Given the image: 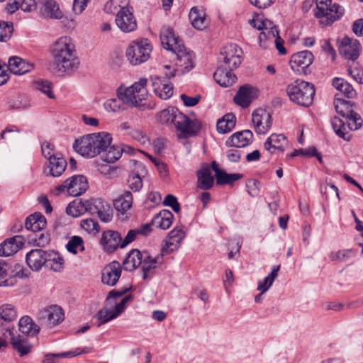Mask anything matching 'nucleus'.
I'll return each mask as SVG.
<instances>
[{
  "label": "nucleus",
  "instance_id": "1",
  "mask_svg": "<svg viewBox=\"0 0 363 363\" xmlns=\"http://www.w3.org/2000/svg\"><path fill=\"white\" fill-rule=\"evenodd\" d=\"M354 105L352 101L339 97L338 94L335 95V108L343 118L335 116L331 120V124L336 135L345 140H350V130H357L362 125L360 116L352 109Z\"/></svg>",
  "mask_w": 363,
  "mask_h": 363
},
{
  "label": "nucleus",
  "instance_id": "2",
  "mask_svg": "<svg viewBox=\"0 0 363 363\" xmlns=\"http://www.w3.org/2000/svg\"><path fill=\"white\" fill-rule=\"evenodd\" d=\"M51 52L59 71L67 72L77 68L79 62L76 57L74 45L69 37L59 38L52 45Z\"/></svg>",
  "mask_w": 363,
  "mask_h": 363
},
{
  "label": "nucleus",
  "instance_id": "3",
  "mask_svg": "<svg viewBox=\"0 0 363 363\" xmlns=\"http://www.w3.org/2000/svg\"><path fill=\"white\" fill-rule=\"evenodd\" d=\"M112 141L111 134L106 132H100L84 135L77 139L73 148L81 155L87 157H94L106 150Z\"/></svg>",
  "mask_w": 363,
  "mask_h": 363
},
{
  "label": "nucleus",
  "instance_id": "4",
  "mask_svg": "<svg viewBox=\"0 0 363 363\" xmlns=\"http://www.w3.org/2000/svg\"><path fill=\"white\" fill-rule=\"evenodd\" d=\"M147 82V79L141 78L138 82H135L128 87L119 86L121 99L129 107H135L140 111L152 109L154 108L153 106L147 104L145 102L148 95L146 89Z\"/></svg>",
  "mask_w": 363,
  "mask_h": 363
},
{
  "label": "nucleus",
  "instance_id": "5",
  "mask_svg": "<svg viewBox=\"0 0 363 363\" xmlns=\"http://www.w3.org/2000/svg\"><path fill=\"white\" fill-rule=\"evenodd\" d=\"M286 92L291 101L299 106L308 107L313 104L315 88L309 82L296 80L288 85Z\"/></svg>",
  "mask_w": 363,
  "mask_h": 363
},
{
  "label": "nucleus",
  "instance_id": "6",
  "mask_svg": "<svg viewBox=\"0 0 363 363\" xmlns=\"http://www.w3.org/2000/svg\"><path fill=\"white\" fill-rule=\"evenodd\" d=\"M331 2V0H316V7L313 11L321 25L330 26L344 15L343 7L337 4L332 5Z\"/></svg>",
  "mask_w": 363,
  "mask_h": 363
},
{
  "label": "nucleus",
  "instance_id": "7",
  "mask_svg": "<svg viewBox=\"0 0 363 363\" xmlns=\"http://www.w3.org/2000/svg\"><path fill=\"white\" fill-rule=\"evenodd\" d=\"M152 46L147 39L133 41L125 51L129 62L134 66L145 62L150 57Z\"/></svg>",
  "mask_w": 363,
  "mask_h": 363
},
{
  "label": "nucleus",
  "instance_id": "8",
  "mask_svg": "<svg viewBox=\"0 0 363 363\" xmlns=\"http://www.w3.org/2000/svg\"><path fill=\"white\" fill-rule=\"evenodd\" d=\"M242 49L234 43L224 46L218 57L219 65L230 69H237L242 62Z\"/></svg>",
  "mask_w": 363,
  "mask_h": 363
},
{
  "label": "nucleus",
  "instance_id": "9",
  "mask_svg": "<svg viewBox=\"0 0 363 363\" xmlns=\"http://www.w3.org/2000/svg\"><path fill=\"white\" fill-rule=\"evenodd\" d=\"M174 120V127L179 138H188L196 136L200 131L201 123L197 120H191L181 111Z\"/></svg>",
  "mask_w": 363,
  "mask_h": 363
},
{
  "label": "nucleus",
  "instance_id": "10",
  "mask_svg": "<svg viewBox=\"0 0 363 363\" xmlns=\"http://www.w3.org/2000/svg\"><path fill=\"white\" fill-rule=\"evenodd\" d=\"M64 320V313L61 307L57 305L40 310L37 314L38 323L47 328H51Z\"/></svg>",
  "mask_w": 363,
  "mask_h": 363
},
{
  "label": "nucleus",
  "instance_id": "11",
  "mask_svg": "<svg viewBox=\"0 0 363 363\" xmlns=\"http://www.w3.org/2000/svg\"><path fill=\"white\" fill-rule=\"evenodd\" d=\"M86 178L83 175H75L66 179L64 183L56 187V190L65 192L72 196H78L84 194L88 189Z\"/></svg>",
  "mask_w": 363,
  "mask_h": 363
},
{
  "label": "nucleus",
  "instance_id": "12",
  "mask_svg": "<svg viewBox=\"0 0 363 363\" xmlns=\"http://www.w3.org/2000/svg\"><path fill=\"white\" fill-rule=\"evenodd\" d=\"M313 60L314 56L311 51H300L291 56L289 65L291 69L297 74H307L311 72L309 67Z\"/></svg>",
  "mask_w": 363,
  "mask_h": 363
},
{
  "label": "nucleus",
  "instance_id": "13",
  "mask_svg": "<svg viewBox=\"0 0 363 363\" xmlns=\"http://www.w3.org/2000/svg\"><path fill=\"white\" fill-rule=\"evenodd\" d=\"M115 21L118 28L123 33H130L137 28L136 19L133 13L125 7V4L117 11Z\"/></svg>",
  "mask_w": 363,
  "mask_h": 363
},
{
  "label": "nucleus",
  "instance_id": "14",
  "mask_svg": "<svg viewBox=\"0 0 363 363\" xmlns=\"http://www.w3.org/2000/svg\"><path fill=\"white\" fill-rule=\"evenodd\" d=\"M3 335L5 338H9L10 342L16 351H17L21 357L28 354L32 348V345L30 344L28 340L22 337L20 335H15V329L13 327L8 326L6 328H3Z\"/></svg>",
  "mask_w": 363,
  "mask_h": 363
},
{
  "label": "nucleus",
  "instance_id": "15",
  "mask_svg": "<svg viewBox=\"0 0 363 363\" xmlns=\"http://www.w3.org/2000/svg\"><path fill=\"white\" fill-rule=\"evenodd\" d=\"M339 52L346 59L354 61L360 53L361 45L358 40L345 36L339 44Z\"/></svg>",
  "mask_w": 363,
  "mask_h": 363
},
{
  "label": "nucleus",
  "instance_id": "16",
  "mask_svg": "<svg viewBox=\"0 0 363 363\" xmlns=\"http://www.w3.org/2000/svg\"><path fill=\"white\" fill-rule=\"evenodd\" d=\"M160 40L164 48L172 51L173 53L177 52L184 47L182 40L175 35L173 29L169 27L162 28Z\"/></svg>",
  "mask_w": 363,
  "mask_h": 363
},
{
  "label": "nucleus",
  "instance_id": "17",
  "mask_svg": "<svg viewBox=\"0 0 363 363\" xmlns=\"http://www.w3.org/2000/svg\"><path fill=\"white\" fill-rule=\"evenodd\" d=\"M162 263V254L152 257L148 252L143 251V256L140 266L143 271V279L144 280L151 279L155 274V269Z\"/></svg>",
  "mask_w": 363,
  "mask_h": 363
},
{
  "label": "nucleus",
  "instance_id": "18",
  "mask_svg": "<svg viewBox=\"0 0 363 363\" xmlns=\"http://www.w3.org/2000/svg\"><path fill=\"white\" fill-rule=\"evenodd\" d=\"M258 90L256 88L245 84L241 86L233 98L235 104L242 108H247L257 97Z\"/></svg>",
  "mask_w": 363,
  "mask_h": 363
},
{
  "label": "nucleus",
  "instance_id": "19",
  "mask_svg": "<svg viewBox=\"0 0 363 363\" xmlns=\"http://www.w3.org/2000/svg\"><path fill=\"white\" fill-rule=\"evenodd\" d=\"M252 122L257 134H264L272 124L270 114L264 109H258L253 112Z\"/></svg>",
  "mask_w": 363,
  "mask_h": 363
},
{
  "label": "nucleus",
  "instance_id": "20",
  "mask_svg": "<svg viewBox=\"0 0 363 363\" xmlns=\"http://www.w3.org/2000/svg\"><path fill=\"white\" fill-rule=\"evenodd\" d=\"M121 242V234L112 230L104 231L99 242L103 250L107 253L115 252L120 247Z\"/></svg>",
  "mask_w": 363,
  "mask_h": 363
},
{
  "label": "nucleus",
  "instance_id": "21",
  "mask_svg": "<svg viewBox=\"0 0 363 363\" xmlns=\"http://www.w3.org/2000/svg\"><path fill=\"white\" fill-rule=\"evenodd\" d=\"M121 276V264L117 261H113L107 264L102 270L101 281L104 284L113 286Z\"/></svg>",
  "mask_w": 363,
  "mask_h": 363
},
{
  "label": "nucleus",
  "instance_id": "22",
  "mask_svg": "<svg viewBox=\"0 0 363 363\" xmlns=\"http://www.w3.org/2000/svg\"><path fill=\"white\" fill-rule=\"evenodd\" d=\"M48 252L42 249L31 250L26 255V262L33 271L38 272L42 267H45Z\"/></svg>",
  "mask_w": 363,
  "mask_h": 363
},
{
  "label": "nucleus",
  "instance_id": "23",
  "mask_svg": "<svg viewBox=\"0 0 363 363\" xmlns=\"http://www.w3.org/2000/svg\"><path fill=\"white\" fill-rule=\"evenodd\" d=\"M253 141V133L250 130H244L233 133L229 138L225 145L228 147H245Z\"/></svg>",
  "mask_w": 363,
  "mask_h": 363
},
{
  "label": "nucleus",
  "instance_id": "24",
  "mask_svg": "<svg viewBox=\"0 0 363 363\" xmlns=\"http://www.w3.org/2000/svg\"><path fill=\"white\" fill-rule=\"evenodd\" d=\"M23 236L16 235L7 239L0 245V256L9 257L16 253L24 245Z\"/></svg>",
  "mask_w": 363,
  "mask_h": 363
},
{
  "label": "nucleus",
  "instance_id": "25",
  "mask_svg": "<svg viewBox=\"0 0 363 363\" xmlns=\"http://www.w3.org/2000/svg\"><path fill=\"white\" fill-rule=\"evenodd\" d=\"M91 214H96L103 222H108L112 218V210L111 206L101 199L92 200L91 207H89Z\"/></svg>",
  "mask_w": 363,
  "mask_h": 363
},
{
  "label": "nucleus",
  "instance_id": "26",
  "mask_svg": "<svg viewBox=\"0 0 363 363\" xmlns=\"http://www.w3.org/2000/svg\"><path fill=\"white\" fill-rule=\"evenodd\" d=\"M233 69L219 65L213 74L215 81L223 87L232 86L237 79L235 74L232 72Z\"/></svg>",
  "mask_w": 363,
  "mask_h": 363
},
{
  "label": "nucleus",
  "instance_id": "27",
  "mask_svg": "<svg viewBox=\"0 0 363 363\" xmlns=\"http://www.w3.org/2000/svg\"><path fill=\"white\" fill-rule=\"evenodd\" d=\"M8 68L11 72L15 74L23 75L33 70V65L21 57L13 56L9 60Z\"/></svg>",
  "mask_w": 363,
  "mask_h": 363
},
{
  "label": "nucleus",
  "instance_id": "28",
  "mask_svg": "<svg viewBox=\"0 0 363 363\" xmlns=\"http://www.w3.org/2000/svg\"><path fill=\"white\" fill-rule=\"evenodd\" d=\"M67 163L64 157L60 155H57L48 159V172L46 173L47 176L57 177L62 175L67 167Z\"/></svg>",
  "mask_w": 363,
  "mask_h": 363
},
{
  "label": "nucleus",
  "instance_id": "29",
  "mask_svg": "<svg viewBox=\"0 0 363 363\" xmlns=\"http://www.w3.org/2000/svg\"><path fill=\"white\" fill-rule=\"evenodd\" d=\"M46 225V218L39 212L30 215L25 221L26 230H30L33 233L42 231L45 228Z\"/></svg>",
  "mask_w": 363,
  "mask_h": 363
},
{
  "label": "nucleus",
  "instance_id": "30",
  "mask_svg": "<svg viewBox=\"0 0 363 363\" xmlns=\"http://www.w3.org/2000/svg\"><path fill=\"white\" fill-rule=\"evenodd\" d=\"M214 184V178L210 168L206 165L197 171V187L203 190L211 189Z\"/></svg>",
  "mask_w": 363,
  "mask_h": 363
},
{
  "label": "nucleus",
  "instance_id": "31",
  "mask_svg": "<svg viewBox=\"0 0 363 363\" xmlns=\"http://www.w3.org/2000/svg\"><path fill=\"white\" fill-rule=\"evenodd\" d=\"M287 139L283 134H272L265 141L264 146L265 150L273 153L272 150H278L283 152L284 147L287 145Z\"/></svg>",
  "mask_w": 363,
  "mask_h": 363
},
{
  "label": "nucleus",
  "instance_id": "32",
  "mask_svg": "<svg viewBox=\"0 0 363 363\" xmlns=\"http://www.w3.org/2000/svg\"><path fill=\"white\" fill-rule=\"evenodd\" d=\"M174 215L169 210L164 209L155 215L152 220V225L161 230L168 229L172 224Z\"/></svg>",
  "mask_w": 363,
  "mask_h": 363
},
{
  "label": "nucleus",
  "instance_id": "33",
  "mask_svg": "<svg viewBox=\"0 0 363 363\" xmlns=\"http://www.w3.org/2000/svg\"><path fill=\"white\" fill-rule=\"evenodd\" d=\"M143 252H140L137 249L130 250L125 259L123 262V268L125 271L132 272L140 266Z\"/></svg>",
  "mask_w": 363,
  "mask_h": 363
},
{
  "label": "nucleus",
  "instance_id": "34",
  "mask_svg": "<svg viewBox=\"0 0 363 363\" xmlns=\"http://www.w3.org/2000/svg\"><path fill=\"white\" fill-rule=\"evenodd\" d=\"M174 54L177 57L176 65L182 68V73L189 72L194 67L192 55L186 52L185 47Z\"/></svg>",
  "mask_w": 363,
  "mask_h": 363
},
{
  "label": "nucleus",
  "instance_id": "35",
  "mask_svg": "<svg viewBox=\"0 0 363 363\" xmlns=\"http://www.w3.org/2000/svg\"><path fill=\"white\" fill-rule=\"evenodd\" d=\"M42 15L44 18L51 19H60L63 16L58 4L54 0H45Z\"/></svg>",
  "mask_w": 363,
  "mask_h": 363
},
{
  "label": "nucleus",
  "instance_id": "36",
  "mask_svg": "<svg viewBox=\"0 0 363 363\" xmlns=\"http://www.w3.org/2000/svg\"><path fill=\"white\" fill-rule=\"evenodd\" d=\"M92 201L84 200L80 201L79 202H74L69 203L67 208L66 212L68 215L72 216V217H78L86 212H89L91 213V210L89 207H91Z\"/></svg>",
  "mask_w": 363,
  "mask_h": 363
},
{
  "label": "nucleus",
  "instance_id": "37",
  "mask_svg": "<svg viewBox=\"0 0 363 363\" xmlns=\"http://www.w3.org/2000/svg\"><path fill=\"white\" fill-rule=\"evenodd\" d=\"M18 326L19 330L26 335L35 336L40 332L39 325L28 315H25L20 319Z\"/></svg>",
  "mask_w": 363,
  "mask_h": 363
},
{
  "label": "nucleus",
  "instance_id": "38",
  "mask_svg": "<svg viewBox=\"0 0 363 363\" xmlns=\"http://www.w3.org/2000/svg\"><path fill=\"white\" fill-rule=\"evenodd\" d=\"M333 86L340 92L338 94L339 97L342 94L348 99H353L357 95V92L352 86L342 78H334Z\"/></svg>",
  "mask_w": 363,
  "mask_h": 363
},
{
  "label": "nucleus",
  "instance_id": "39",
  "mask_svg": "<svg viewBox=\"0 0 363 363\" xmlns=\"http://www.w3.org/2000/svg\"><path fill=\"white\" fill-rule=\"evenodd\" d=\"M45 268L55 272H60L64 267V259L55 251H48Z\"/></svg>",
  "mask_w": 363,
  "mask_h": 363
},
{
  "label": "nucleus",
  "instance_id": "40",
  "mask_svg": "<svg viewBox=\"0 0 363 363\" xmlns=\"http://www.w3.org/2000/svg\"><path fill=\"white\" fill-rule=\"evenodd\" d=\"M236 118L232 113L225 114L217 122L216 128L219 133L225 134L230 132L235 126Z\"/></svg>",
  "mask_w": 363,
  "mask_h": 363
},
{
  "label": "nucleus",
  "instance_id": "41",
  "mask_svg": "<svg viewBox=\"0 0 363 363\" xmlns=\"http://www.w3.org/2000/svg\"><path fill=\"white\" fill-rule=\"evenodd\" d=\"M189 18L194 28L202 30L206 27L205 13L202 10H199L197 7H193L191 9L189 14Z\"/></svg>",
  "mask_w": 363,
  "mask_h": 363
},
{
  "label": "nucleus",
  "instance_id": "42",
  "mask_svg": "<svg viewBox=\"0 0 363 363\" xmlns=\"http://www.w3.org/2000/svg\"><path fill=\"white\" fill-rule=\"evenodd\" d=\"M280 265H274L272 267L271 273L263 280L259 281L257 289L262 291V294L267 292L273 284L275 279L277 277Z\"/></svg>",
  "mask_w": 363,
  "mask_h": 363
},
{
  "label": "nucleus",
  "instance_id": "43",
  "mask_svg": "<svg viewBox=\"0 0 363 363\" xmlns=\"http://www.w3.org/2000/svg\"><path fill=\"white\" fill-rule=\"evenodd\" d=\"M117 98H112L106 100L104 104V108L107 111L119 112L125 109L126 104L121 99L119 94V87L116 91Z\"/></svg>",
  "mask_w": 363,
  "mask_h": 363
},
{
  "label": "nucleus",
  "instance_id": "44",
  "mask_svg": "<svg viewBox=\"0 0 363 363\" xmlns=\"http://www.w3.org/2000/svg\"><path fill=\"white\" fill-rule=\"evenodd\" d=\"M133 195L130 191H126L113 202L114 208L118 211L125 212L132 206Z\"/></svg>",
  "mask_w": 363,
  "mask_h": 363
},
{
  "label": "nucleus",
  "instance_id": "45",
  "mask_svg": "<svg viewBox=\"0 0 363 363\" xmlns=\"http://www.w3.org/2000/svg\"><path fill=\"white\" fill-rule=\"evenodd\" d=\"M178 113H180L179 110L174 107L164 109L160 112L158 120L162 123H169L174 125V120H176Z\"/></svg>",
  "mask_w": 363,
  "mask_h": 363
},
{
  "label": "nucleus",
  "instance_id": "46",
  "mask_svg": "<svg viewBox=\"0 0 363 363\" xmlns=\"http://www.w3.org/2000/svg\"><path fill=\"white\" fill-rule=\"evenodd\" d=\"M123 152H126L125 148L116 145H109V150L103 156V160L107 163H114L121 157Z\"/></svg>",
  "mask_w": 363,
  "mask_h": 363
},
{
  "label": "nucleus",
  "instance_id": "47",
  "mask_svg": "<svg viewBox=\"0 0 363 363\" xmlns=\"http://www.w3.org/2000/svg\"><path fill=\"white\" fill-rule=\"evenodd\" d=\"M243 175L242 174H228L224 170H223L221 173L216 177V183L218 185H231L235 181L241 179Z\"/></svg>",
  "mask_w": 363,
  "mask_h": 363
},
{
  "label": "nucleus",
  "instance_id": "48",
  "mask_svg": "<svg viewBox=\"0 0 363 363\" xmlns=\"http://www.w3.org/2000/svg\"><path fill=\"white\" fill-rule=\"evenodd\" d=\"M17 313L13 306L4 304L0 306V318L5 322H11L16 320Z\"/></svg>",
  "mask_w": 363,
  "mask_h": 363
},
{
  "label": "nucleus",
  "instance_id": "49",
  "mask_svg": "<svg viewBox=\"0 0 363 363\" xmlns=\"http://www.w3.org/2000/svg\"><path fill=\"white\" fill-rule=\"evenodd\" d=\"M8 105L11 108L21 109L26 108L29 106L28 99L24 95H15L8 101Z\"/></svg>",
  "mask_w": 363,
  "mask_h": 363
},
{
  "label": "nucleus",
  "instance_id": "50",
  "mask_svg": "<svg viewBox=\"0 0 363 363\" xmlns=\"http://www.w3.org/2000/svg\"><path fill=\"white\" fill-rule=\"evenodd\" d=\"M66 248L68 252L74 255L77 253L78 250L80 251H84V247L83 239L81 237L77 235L72 237V238L67 243Z\"/></svg>",
  "mask_w": 363,
  "mask_h": 363
},
{
  "label": "nucleus",
  "instance_id": "51",
  "mask_svg": "<svg viewBox=\"0 0 363 363\" xmlns=\"http://www.w3.org/2000/svg\"><path fill=\"white\" fill-rule=\"evenodd\" d=\"M35 89L45 94L50 99H54L55 95L52 90V83L48 80L38 79L34 83Z\"/></svg>",
  "mask_w": 363,
  "mask_h": 363
},
{
  "label": "nucleus",
  "instance_id": "52",
  "mask_svg": "<svg viewBox=\"0 0 363 363\" xmlns=\"http://www.w3.org/2000/svg\"><path fill=\"white\" fill-rule=\"evenodd\" d=\"M356 254L357 251L352 249L342 250L331 252L329 257L332 261L345 262Z\"/></svg>",
  "mask_w": 363,
  "mask_h": 363
},
{
  "label": "nucleus",
  "instance_id": "53",
  "mask_svg": "<svg viewBox=\"0 0 363 363\" xmlns=\"http://www.w3.org/2000/svg\"><path fill=\"white\" fill-rule=\"evenodd\" d=\"M13 31V25L11 21H0V41L9 40Z\"/></svg>",
  "mask_w": 363,
  "mask_h": 363
},
{
  "label": "nucleus",
  "instance_id": "54",
  "mask_svg": "<svg viewBox=\"0 0 363 363\" xmlns=\"http://www.w3.org/2000/svg\"><path fill=\"white\" fill-rule=\"evenodd\" d=\"M96 316L98 320H100L98 327L118 317L113 309L107 308H103L100 310Z\"/></svg>",
  "mask_w": 363,
  "mask_h": 363
},
{
  "label": "nucleus",
  "instance_id": "55",
  "mask_svg": "<svg viewBox=\"0 0 363 363\" xmlns=\"http://www.w3.org/2000/svg\"><path fill=\"white\" fill-rule=\"evenodd\" d=\"M30 241L37 246L45 247L50 241V235L45 232H36L30 238Z\"/></svg>",
  "mask_w": 363,
  "mask_h": 363
},
{
  "label": "nucleus",
  "instance_id": "56",
  "mask_svg": "<svg viewBox=\"0 0 363 363\" xmlns=\"http://www.w3.org/2000/svg\"><path fill=\"white\" fill-rule=\"evenodd\" d=\"M130 167L131 169V175L139 176L140 177H145L147 174V171L145 165L135 160L130 161Z\"/></svg>",
  "mask_w": 363,
  "mask_h": 363
},
{
  "label": "nucleus",
  "instance_id": "57",
  "mask_svg": "<svg viewBox=\"0 0 363 363\" xmlns=\"http://www.w3.org/2000/svg\"><path fill=\"white\" fill-rule=\"evenodd\" d=\"M81 227L89 233H98L100 230L97 221L92 218L82 220L81 221Z\"/></svg>",
  "mask_w": 363,
  "mask_h": 363
},
{
  "label": "nucleus",
  "instance_id": "58",
  "mask_svg": "<svg viewBox=\"0 0 363 363\" xmlns=\"http://www.w3.org/2000/svg\"><path fill=\"white\" fill-rule=\"evenodd\" d=\"M143 177L130 174L127 180L129 188L135 191H139L143 187Z\"/></svg>",
  "mask_w": 363,
  "mask_h": 363
},
{
  "label": "nucleus",
  "instance_id": "59",
  "mask_svg": "<svg viewBox=\"0 0 363 363\" xmlns=\"http://www.w3.org/2000/svg\"><path fill=\"white\" fill-rule=\"evenodd\" d=\"M179 245H180L176 241H173V240H170V238H167L162 245L160 254H162L163 257L164 254L167 255L177 250Z\"/></svg>",
  "mask_w": 363,
  "mask_h": 363
},
{
  "label": "nucleus",
  "instance_id": "60",
  "mask_svg": "<svg viewBox=\"0 0 363 363\" xmlns=\"http://www.w3.org/2000/svg\"><path fill=\"white\" fill-rule=\"evenodd\" d=\"M92 350H93V348L91 347H86L84 348H76L74 350L59 353L58 357H60L62 358L73 357L78 356L81 354L89 353L92 351Z\"/></svg>",
  "mask_w": 363,
  "mask_h": 363
},
{
  "label": "nucleus",
  "instance_id": "61",
  "mask_svg": "<svg viewBox=\"0 0 363 363\" xmlns=\"http://www.w3.org/2000/svg\"><path fill=\"white\" fill-rule=\"evenodd\" d=\"M154 91L160 99L166 100L172 96L173 86L172 84H162V90L158 91V89L155 88Z\"/></svg>",
  "mask_w": 363,
  "mask_h": 363
},
{
  "label": "nucleus",
  "instance_id": "62",
  "mask_svg": "<svg viewBox=\"0 0 363 363\" xmlns=\"http://www.w3.org/2000/svg\"><path fill=\"white\" fill-rule=\"evenodd\" d=\"M163 205L171 207L176 213H179L181 209L180 204L178 202L177 197L172 194H167L165 196L163 201Z\"/></svg>",
  "mask_w": 363,
  "mask_h": 363
},
{
  "label": "nucleus",
  "instance_id": "63",
  "mask_svg": "<svg viewBox=\"0 0 363 363\" xmlns=\"http://www.w3.org/2000/svg\"><path fill=\"white\" fill-rule=\"evenodd\" d=\"M259 182L257 179H249L246 182V188L248 194L252 197H256L259 193Z\"/></svg>",
  "mask_w": 363,
  "mask_h": 363
},
{
  "label": "nucleus",
  "instance_id": "64",
  "mask_svg": "<svg viewBox=\"0 0 363 363\" xmlns=\"http://www.w3.org/2000/svg\"><path fill=\"white\" fill-rule=\"evenodd\" d=\"M249 23L250 26H252L253 28L261 31H263L264 30H267L269 28V26H270L272 24V22L268 19H252L250 20Z\"/></svg>",
  "mask_w": 363,
  "mask_h": 363
}]
</instances>
